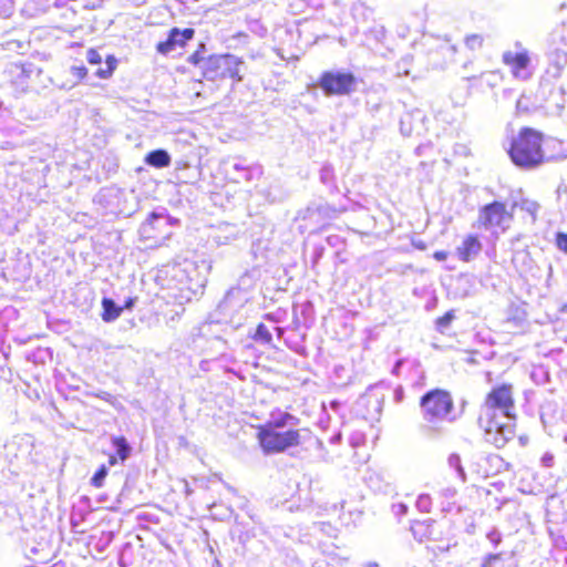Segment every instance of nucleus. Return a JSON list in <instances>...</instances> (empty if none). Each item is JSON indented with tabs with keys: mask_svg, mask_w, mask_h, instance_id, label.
<instances>
[{
	"mask_svg": "<svg viewBox=\"0 0 567 567\" xmlns=\"http://www.w3.org/2000/svg\"><path fill=\"white\" fill-rule=\"evenodd\" d=\"M482 250V244L474 235H468L463 243L456 248V254L462 261L468 262L473 260Z\"/></svg>",
	"mask_w": 567,
	"mask_h": 567,
	"instance_id": "obj_10",
	"label": "nucleus"
},
{
	"mask_svg": "<svg viewBox=\"0 0 567 567\" xmlns=\"http://www.w3.org/2000/svg\"><path fill=\"white\" fill-rule=\"evenodd\" d=\"M33 64H13L10 73L13 76V82L21 91H25L28 87V79L35 72Z\"/></svg>",
	"mask_w": 567,
	"mask_h": 567,
	"instance_id": "obj_12",
	"label": "nucleus"
},
{
	"mask_svg": "<svg viewBox=\"0 0 567 567\" xmlns=\"http://www.w3.org/2000/svg\"><path fill=\"white\" fill-rule=\"evenodd\" d=\"M101 399L109 401L112 395L110 393L103 392L101 395H99Z\"/></svg>",
	"mask_w": 567,
	"mask_h": 567,
	"instance_id": "obj_41",
	"label": "nucleus"
},
{
	"mask_svg": "<svg viewBox=\"0 0 567 567\" xmlns=\"http://www.w3.org/2000/svg\"><path fill=\"white\" fill-rule=\"evenodd\" d=\"M367 567H381L378 563H369Z\"/></svg>",
	"mask_w": 567,
	"mask_h": 567,
	"instance_id": "obj_42",
	"label": "nucleus"
},
{
	"mask_svg": "<svg viewBox=\"0 0 567 567\" xmlns=\"http://www.w3.org/2000/svg\"><path fill=\"white\" fill-rule=\"evenodd\" d=\"M550 63L555 68L554 76H558L567 64V53L563 50H555L550 54Z\"/></svg>",
	"mask_w": 567,
	"mask_h": 567,
	"instance_id": "obj_18",
	"label": "nucleus"
},
{
	"mask_svg": "<svg viewBox=\"0 0 567 567\" xmlns=\"http://www.w3.org/2000/svg\"><path fill=\"white\" fill-rule=\"evenodd\" d=\"M254 339L256 341L269 343L272 338H271V333H270L269 329L264 323H260V324H258V327L256 329Z\"/></svg>",
	"mask_w": 567,
	"mask_h": 567,
	"instance_id": "obj_21",
	"label": "nucleus"
},
{
	"mask_svg": "<svg viewBox=\"0 0 567 567\" xmlns=\"http://www.w3.org/2000/svg\"><path fill=\"white\" fill-rule=\"evenodd\" d=\"M319 85L326 95H348L355 91L357 80L349 72L327 71L322 73Z\"/></svg>",
	"mask_w": 567,
	"mask_h": 567,
	"instance_id": "obj_6",
	"label": "nucleus"
},
{
	"mask_svg": "<svg viewBox=\"0 0 567 567\" xmlns=\"http://www.w3.org/2000/svg\"><path fill=\"white\" fill-rule=\"evenodd\" d=\"M543 134L530 127H523L516 136L512 138L508 150L512 162L523 168L533 169L546 161L555 158L554 155H547L543 148Z\"/></svg>",
	"mask_w": 567,
	"mask_h": 567,
	"instance_id": "obj_2",
	"label": "nucleus"
},
{
	"mask_svg": "<svg viewBox=\"0 0 567 567\" xmlns=\"http://www.w3.org/2000/svg\"><path fill=\"white\" fill-rule=\"evenodd\" d=\"M408 505L403 502H398L392 504V513L398 518L403 517L408 513Z\"/></svg>",
	"mask_w": 567,
	"mask_h": 567,
	"instance_id": "obj_28",
	"label": "nucleus"
},
{
	"mask_svg": "<svg viewBox=\"0 0 567 567\" xmlns=\"http://www.w3.org/2000/svg\"><path fill=\"white\" fill-rule=\"evenodd\" d=\"M112 444L116 449V456H118L122 463L125 462L130 457L132 451L126 439L123 436H113Z\"/></svg>",
	"mask_w": 567,
	"mask_h": 567,
	"instance_id": "obj_17",
	"label": "nucleus"
},
{
	"mask_svg": "<svg viewBox=\"0 0 567 567\" xmlns=\"http://www.w3.org/2000/svg\"><path fill=\"white\" fill-rule=\"evenodd\" d=\"M423 419L436 424L443 421H453L454 402L451 394L441 389L426 392L420 400Z\"/></svg>",
	"mask_w": 567,
	"mask_h": 567,
	"instance_id": "obj_3",
	"label": "nucleus"
},
{
	"mask_svg": "<svg viewBox=\"0 0 567 567\" xmlns=\"http://www.w3.org/2000/svg\"><path fill=\"white\" fill-rule=\"evenodd\" d=\"M102 307H103L102 319L105 322H112V321L116 320L121 316L122 310H123L112 299H109V298H103Z\"/></svg>",
	"mask_w": 567,
	"mask_h": 567,
	"instance_id": "obj_16",
	"label": "nucleus"
},
{
	"mask_svg": "<svg viewBox=\"0 0 567 567\" xmlns=\"http://www.w3.org/2000/svg\"><path fill=\"white\" fill-rule=\"evenodd\" d=\"M167 225V217L161 214L153 213L145 223L142 224L140 231L147 238L154 237L152 230Z\"/></svg>",
	"mask_w": 567,
	"mask_h": 567,
	"instance_id": "obj_13",
	"label": "nucleus"
},
{
	"mask_svg": "<svg viewBox=\"0 0 567 567\" xmlns=\"http://www.w3.org/2000/svg\"><path fill=\"white\" fill-rule=\"evenodd\" d=\"M515 401L513 386L502 384L486 396L481 409L478 424L485 432V440L502 447L514 436Z\"/></svg>",
	"mask_w": 567,
	"mask_h": 567,
	"instance_id": "obj_1",
	"label": "nucleus"
},
{
	"mask_svg": "<svg viewBox=\"0 0 567 567\" xmlns=\"http://www.w3.org/2000/svg\"><path fill=\"white\" fill-rule=\"evenodd\" d=\"M503 61L505 64L509 65L513 70V73L516 78L526 79V74L524 71L526 70L529 63V56L527 52H512L507 51L503 54Z\"/></svg>",
	"mask_w": 567,
	"mask_h": 567,
	"instance_id": "obj_9",
	"label": "nucleus"
},
{
	"mask_svg": "<svg viewBox=\"0 0 567 567\" xmlns=\"http://www.w3.org/2000/svg\"><path fill=\"white\" fill-rule=\"evenodd\" d=\"M542 461H543V463H544V465H545V466H548V467H549V466H551V465H553L554 457H553V455H550V454H545V455L543 456Z\"/></svg>",
	"mask_w": 567,
	"mask_h": 567,
	"instance_id": "obj_38",
	"label": "nucleus"
},
{
	"mask_svg": "<svg viewBox=\"0 0 567 567\" xmlns=\"http://www.w3.org/2000/svg\"><path fill=\"white\" fill-rule=\"evenodd\" d=\"M433 522L424 520V522H415L411 526V532L414 538L422 543L432 538L433 535Z\"/></svg>",
	"mask_w": 567,
	"mask_h": 567,
	"instance_id": "obj_14",
	"label": "nucleus"
},
{
	"mask_svg": "<svg viewBox=\"0 0 567 567\" xmlns=\"http://www.w3.org/2000/svg\"><path fill=\"white\" fill-rule=\"evenodd\" d=\"M514 206L519 207L522 210L526 212L532 216L533 221L537 218V213L539 210V204L535 200L528 198H522L519 202H515Z\"/></svg>",
	"mask_w": 567,
	"mask_h": 567,
	"instance_id": "obj_19",
	"label": "nucleus"
},
{
	"mask_svg": "<svg viewBox=\"0 0 567 567\" xmlns=\"http://www.w3.org/2000/svg\"><path fill=\"white\" fill-rule=\"evenodd\" d=\"M509 219L511 214L507 213L505 205L499 202H494L489 205H486L480 213V223L485 228H505Z\"/></svg>",
	"mask_w": 567,
	"mask_h": 567,
	"instance_id": "obj_7",
	"label": "nucleus"
},
{
	"mask_svg": "<svg viewBox=\"0 0 567 567\" xmlns=\"http://www.w3.org/2000/svg\"><path fill=\"white\" fill-rule=\"evenodd\" d=\"M71 72L78 79H83L87 71L84 66H72Z\"/></svg>",
	"mask_w": 567,
	"mask_h": 567,
	"instance_id": "obj_34",
	"label": "nucleus"
},
{
	"mask_svg": "<svg viewBox=\"0 0 567 567\" xmlns=\"http://www.w3.org/2000/svg\"><path fill=\"white\" fill-rule=\"evenodd\" d=\"M241 64L243 62L231 54L212 55L205 61L202 70L207 80L228 76L236 81H241V75L239 74Z\"/></svg>",
	"mask_w": 567,
	"mask_h": 567,
	"instance_id": "obj_5",
	"label": "nucleus"
},
{
	"mask_svg": "<svg viewBox=\"0 0 567 567\" xmlns=\"http://www.w3.org/2000/svg\"><path fill=\"white\" fill-rule=\"evenodd\" d=\"M42 0H28V2L25 3V8L24 10L25 11H31L34 9L35 4H38L39 2H41Z\"/></svg>",
	"mask_w": 567,
	"mask_h": 567,
	"instance_id": "obj_37",
	"label": "nucleus"
},
{
	"mask_svg": "<svg viewBox=\"0 0 567 567\" xmlns=\"http://www.w3.org/2000/svg\"><path fill=\"white\" fill-rule=\"evenodd\" d=\"M204 50L205 45L200 44L199 50L189 55L188 62H190L194 65H200L202 68L205 64V61H207V59H205L202 53V51Z\"/></svg>",
	"mask_w": 567,
	"mask_h": 567,
	"instance_id": "obj_27",
	"label": "nucleus"
},
{
	"mask_svg": "<svg viewBox=\"0 0 567 567\" xmlns=\"http://www.w3.org/2000/svg\"><path fill=\"white\" fill-rule=\"evenodd\" d=\"M145 162L151 166L163 168L171 164V156L164 150H156L147 154Z\"/></svg>",
	"mask_w": 567,
	"mask_h": 567,
	"instance_id": "obj_15",
	"label": "nucleus"
},
{
	"mask_svg": "<svg viewBox=\"0 0 567 567\" xmlns=\"http://www.w3.org/2000/svg\"><path fill=\"white\" fill-rule=\"evenodd\" d=\"M449 256V252L447 251H444V250H439V251H435L433 257L437 260V261H444Z\"/></svg>",
	"mask_w": 567,
	"mask_h": 567,
	"instance_id": "obj_35",
	"label": "nucleus"
},
{
	"mask_svg": "<svg viewBox=\"0 0 567 567\" xmlns=\"http://www.w3.org/2000/svg\"><path fill=\"white\" fill-rule=\"evenodd\" d=\"M441 50L443 55L449 60H453L457 52L456 45L452 44L449 38L444 39V43L441 45Z\"/></svg>",
	"mask_w": 567,
	"mask_h": 567,
	"instance_id": "obj_26",
	"label": "nucleus"
},
{
	"mask_svg": "<svg viewBox=\"0 0 567 567\" xmlns=\"http://www.w3.org/2000/svg\"><path fill=\"white\" fill-rule=\"evenodd\" d=\"M118 460H120V458H118V456H116V455H110V457H109V465H110V466H114V465H116V464H117V462H118Z\"/></svg>",
	"mask_w": 567,
	"mask_h": 567,
	"instance_id": "obj_39",
	"label": "nucleus"
},
{
	"mask_svg": "<svg viewBox=\"0 0 567 567\" xmlns=\"http://www.w3.org/2000/svg\"><path fill=\"white\" fill-rule=\"evenodd\" d=\"M299 424V419L288 412L271 413L269 421L260 429L284 430L292 429Z\"/></svg>",
	"mask_w": 567,
	"mask_h": 567,
	"instance_id": "obj_11",
	"label": "nucleus"
},
{
	"mask_svg": "<svg viewBox=\"0 0 567 567\" xmlns=\"http://www.w3.org/2000/svg\"><path fill=\"white\" fill-rule=\"evenodd\" d=\"M563 39L567 40V21L563 23Z\"/></svg>",
	"mask_w": 567,
	"mask_h": 567,
	"instance_id": "obj_40",
	"label": "nucleus"
},
{
	"mask_svg": "<svg viewBox=\"0 0 567 567\" xmlns=\"http://www.w3.org/2000/svg\"><path fill=\"white\" fill-rule=\"evenodd\" d=\"M487 538H488L492 543H494L495 545H497V544L501 542V536H499V534H498L497 532H495V530H494V532L488 533Z\"/></svg>",
	"mask_w": 567,
	"mask_h": 567,
	"instance_id": "obj_36",
	"label": "nucleus"
},
{
	"mask_svg": "<svg viewBox=\"0 0 567 567\" xmlns=\"http://www.w3.org/2000/svg\"><path fill=\"white\" fill-rule=\"evenodd\" d=\"M2 8L0 9V16L9 17L12 12V0H0Z\"/></svg>",
	"mask_w": 567,
	"mask_h": 567,
	"instance_id": "obj_33",
	"label": "nucleus"
},
{
	"mask_svg": "<svg viewBox=\"0 0 567 567\" xmlns=\"http://www.w3.org/2000/svg\"><path fill=\"white\" fill-rule=\"evenodd\" d=\"M415 505L420 512L429 513L431 511V497L427 494H422L417 497Z\"/></svg>",
	"mask_w": 567,
	"mask_h": 567,
	"instance_id": "obj_25",
	"label": "nucleus"
},
{
	"mask_svg": "<svg viewBox=\"0 0 567 567\" xmlns=\"http://www.w3.org/2000/svg\"><path fill=\"white\" fill-rule=\"evenodd\" d=\"M454 319V315L452 312H446L443 317L436 320V324L440 328H446L450 326L451 321Z\"/></svg>",
	"mask_w": 567,
	"mask_h": 567,
	"instance_id": "obj_32",
	"label": "nucleus"
},
{
	"mask_svg": "<svg viewBox=\"0 0 567 567\" xmlns=\"http://www.w3.org/2000/svg\"><path fill=\"white\" fill-rule=\"evenodd\" d=\"M86 60L91 64H100L102 62V55L96 50H89L86 53Z\"/></svg>",
	"mask_w": 567,
	"mask_h": 567,
	"instance_id": "obj_30",
	"label": "nucleus"
},
{
	"mask_svg": "<svg viewBox=\"0 0 567 567\" xmlns=\"http://www.w3.org/2000/svg\"><path fill=\"white\" fill-rule=\"evenodd\" d=\"M556 245L560 250L567 252V234L558 233L556 236Z\"/></svg>",
	"mask_w": 567,
	"mask_h": 567,
	"instance_id": "obj_31",
	"label": "nucleus"
},
{
	"mask_svg": "<svg viewBox=\"0 0 567 567\" xmlns=\"http://www.w3.org/2000/svg\"><path fill=\"white\" fill-rule=\"evenodd\" d=\"M499 559L501 554H489L483 559L482 567H495V564L499 561Z\"/></svg>",
	"mask_w": 567,
	"mask_h": 567,
	"instance_id": "obj_29",
	"label": "nucleus"
},
{
	"mask_svg": "<svg viewBox=\"0 0 567 567\" xmlns=\"http://www.w3.org/2000/svg\"><path fill=\"white\" fill-rule=\"evenodd\" d=\"M106 68L102 69L100 68L96 71V75L101 79H107L113 73L115 66H116V60L113 56H110L106 61Z\"/></svg>",
	"mask_w": 567,
	"mask_h": 567,
	"instance_id": "obj_24",
	"label": "nucleus"
},
{
	"mask_svg": "<svg viewBox=\"0 0 567 567\" xmlns=\"http://www.w3.org/2000/svg\"><path fill=\"white\" fill-rule=\"evenodd\" d=\"M449 466L454 468L457 473V476L462 482L466 481V474L461 463V457L458 454H451L447 460Z\"/></svg>",
	"mask_w": 567,
	"mask_h": 567,
	"instance_id": "obj_20",
	"label": "nucleus"
},
{
	"mask_svg": "<svg viewBox=\"0 0 567 567\" xmlns=\"http://www.w3.org/2000/svg\"><path fill=\"white\" fill-rule=\"evenodd\" d=\"M258 439L262 450L269 453H280L289 447H295L301 444L302 434L299 430L288 429L272 430V429H260L258 432Z\"/></svg>",
	"mask_w": 567,
	"mask_h": 567,
	"instance_id": "obj_4",
	"label": "nucleus"
},
{
	"mask_svg": "<svg viewBox=\"0 0 567 567\" xmlns=\"http://www.w3.org/2000/svg\"><path fill=\"white\" fill-rule=\"evenodd\" d=\"M132 305H133V301H132V300H130V301L126 303V307H127V308H130V307H132Z\"/></svg>",
	"mask_w": 567,
	"mask_h": 567,
	"instance_id": "obj_43",
	"label": "nucleus"
},
{
	"mask_svg": "<svg viewBox=\"0 0 567 567\" xmlns=\"http://www.w3.org/2000/svg\"><path fill=\"white\" fill-rule=\"evenodd\" d=\"M106 475H107V466L102 465L96 471V473L93 475V477L91 478V484L97 488L102 487Z\"/></svg>",
	"mask_w": 567,
	"mask_h": 567,
	"instance_id": "obj_23",
	"label": "nucleus"
},
{
	"mask_svg": "<svg viewBox=\"0 0 567 567\" xmlns=\"http://www.w3.org/2000/svg\"><path fill=\"white\" fill-rule=\"evenodd\" d=\"M194 30L190 28L179 30L173 28L168 34V38L164 42H159L156 47L161 54H168L175 51L177 48H182L185 43L194 37Z\"/></svg>",
	"mask_w": 567,
	"mask_h": 567,
	"instance_id": "obj_8",
	"label": "nucleus"
},
{
	"mask_svg": "<svg viewBox=\"0 0 567 567\" xmlns=\"http://www.w3.org/2000/svg\"><path fill=\"white\" fill-rule=\"evenodd\" d=\"M465 45L471 51H476L483 45V38L480 34H471L465 38Z\"/></svg>",
	"mask_w": 567,
	"mask_h": 567,
	"instance_id": "obj_22",
	"label": "nucleus"
}]
</instances>
